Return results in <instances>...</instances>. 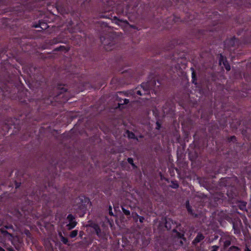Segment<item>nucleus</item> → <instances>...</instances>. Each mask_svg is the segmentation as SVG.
Here are the masks:
<instances>
[{
	"mask_svg": "<svg viewBox=\"0 0 251 251\" xmlns=\"http://www.w3.org/2000/svg\"><path fill=\"white\" fill-rule=\"evenodd\" d=\"M67 220L69 222L66 226L68 230H71L76 226L77 223L74 220L75 217L73 215L69 214L67 216Z\"/></svg>",
	"mask_w": 251,
	"mask_h": 251,
	"instance_id": "1",
	"label": "nucleus"
},
{
	"mask_svg": "<svg viewBox=\"0 0 251 251\" xmlns=\"http://www.w3.org/2000/svg\"><path fill=\"white\" fill-rule=\"evenodd\" d=\"M100 40L102 43L104 45L105 49L107 50H112V47L114 45L113 43H109V40L102 37L100 38Z\"/></svg>",
	"mask_w": 251,
	"mask_h": 251,
	"instance_id": "2",
	"label": "nucleus"
},
{
	"mask_svg": "<svg viewBox=\"0 0 251 251\" xmlns=\"http://www.w3.org/2000/svg\"><path fill=\"white\" fill-rule=\"evenodd\" d=\"M223 61V65L225 66V69L227 70V71H229L230 70V66L226 63V61H224L223 60V56L222 55H221V58H220V60L219 61L220 62V64L221 65L222 64V61Z\"/></svg>",
	"mask_w": 251,
	"mask_h": 251,
	"instance_id": "3",
	"label": "nucleus"
},
{
	"mask_svg": "<svg viewBox=\"0 0 251 251\" xmlns=\"http://www.w3.org/2000/svg\"><path fill=\"white\" fill-rule=\"evenodd\" d=\"M141 87L143 88V91L141 90H136V92H135V94H137V95L139 96H142L143 95H145L146 93H148L147 90L145 89L143 85L141 86Z\"/></svg>",
	"mask_w": 251,
	"mask_h": 251,
	"instance_id": "4",
	"label": "nucleus"
},
{
	"mask_svg": "<svg viewBox=\"0 0 251 251\" xmlns=\"http://www.w3.org/2000/svg\"><path fill=\"white\" fill-rule=\"evenodd\" d=\"M115 23L117 25H121V26L126 25H128V23L127 22V21H123V20H119V19L116 20Z\"/></svg>",
	"mask_w": 251,
	"mask_h": 251,
	"instance_id": "5",
	"label": "nucleus"
},
{
	"mask_svg": "<svg viewBox=\"0 0 251 251\" xmlns=\"http://www.w3.org/2000/svg\"><path fill=\"white\" fill-rule=\"evenodd\" d=\"M204 239V236L201 234H198L194 240V242L198 243Z\"/></svg>",
	"mask_w": 251,
	"mask_h": 251,
	"instance_id": "6",
	"label": "nucleus"
},
{
	"mask_svg": "<svg viewBox=\"0 0 251 251\" xmlns=\"http://www.w3.org/2000/svg\"><path fill=\"white\" fill-rule=\"evenodd\" d=\"M77 232H78V231L77 230H74L72 231L70 233V237H71V238L75 237L77 235Z\"/></svg>",
	"mask_w": 251,
	"mask_h": 251,
	"instance_id": "7",
	"label": "nucleus"
},
{
	"mask_svg": "<svg viewBox=\"0 0 251 251\" xmlns=\"http://www.w3.org/2000/svg\"><path fill=\"white\" fill-rule=\"evenodd\" d=\"M60 237H61V241L65 244H67L68 243V239L63 237L61 234L60 235Z\"/></svg>",
	"mask_w": 251,
	"mask_h": 251,
	"instance_id": "8",
	"label": "nucleus"
},
{
	"mask_svg": "<svg viewBox=\"0 0 251 251\" xmlns=\"http://www.w3.org/2000/svg\"><path fill=\"white\" fill-rule=\"evenodd\" d=\"M123 212L127 216H129L130 214V212L128 210L126 209L124 207H122V208Z\"/></svg>",
	"mask_w": 251,
	"mask_h": 251,
	"instance_id": "9",
	"label": "nucleus"
},
{
	"mask_svg": "<svg viewBox=\"0 0 251 251\" xmlns=\"http://www.w3.org/2000/svg\"><path fill=\"white\" fill-rule=\"evenodd\" d=\"M90 226L92 227L95 230V231L98 230V228L100 227V226L97 224L95 223L91 224Z\"/></svg>",
	"mask_w": 251,
	"mask_h": 251,
	"instance_id": "10",
	"label": "nucleus"
},
{
	"mask_svg": "<svg viewBox=\"0 0 251 251\" xmlns=\"http://www.w3.org/2000/svg\"><path fill=\"white\" fill-rule=\"evenodd\" d=\"M126 133H127V135L128 138H131V139L134 138V134L133 133L130 132L129 131H127Z\"/></svg>",
	"mask_w": 251,
	"mask_h": 251,
	"instance_id": "11",
	"label": "nucleus"
},
{
	"mask_svg": "<svg viewBox=\"0 0 251 251\" xmlns=\"http://www.w3.org/2000/svg\"><path fill=\"white\" fill-rule=\"evenodd\" d=\"M246 203L242 202L241 204L240 205V208L241 210H244L246 209Z\"/></svg>",
	"mask_w": 251,
	"mask_h": 251,
	"instance_id": "12",
	"label": "nucleus"
},
{
	"mask_svg": "<svg viewBox=\"0 0 251 251\" xmlns=\"http://www.w3.org/2000/svg\"><path fill=\"white\" fill-rule=\"evenodd\" d=\"M95 232L98 236L100 237L101 236V230L100 227L98 228V230H95Z\"/></svg>",
	"mask_w": 251,
	"mask_h": 251,
	"instance_id": "13",
	"label": "nucleus"
},
{
	"mask_svg": "<svg viewBox=\"0 0 251 251\" xmlns=\"http://www.w3.org/2000/svg\"><path fill=\"white\" fill-rule=\"evenodd\" d=\"M230 251H239V249L236 247L232 246L230 248Z\"/></svg>",
	"mask_w": 251,
	"mask_h": 251,
	"instance_id": "14",
	"label": "nucleus"
},
{
	"mask_svg": "<svg viewBox=\"0 0 251 251\" xmlns=\"http://www.w3.org/2000/svg\"><path fill=\"white\" fill-rule=\"evenodd\" d=\"M132 216H133V218L134 220L136 222H137L138 218L139 217V216L137 214H135V215H134L133 214H132Z\"/></svg>",
	"mask_w": 251,
	"mask_h": 251,
	"instance_id": "15",
	"label": "nucleus"
},
{
	"mask_svg": "<svg viewBox=\"0 0 251 251\" xmlns=\"http://www.w3.org/2000/svg\"><path fill=\"white\" fill-rule=\"evenodd\" d=\"M186 207H187V210L189 211V212H190V213H192V210H191L190 206L189 204L188 201L187 202Z\"/></svg>",
	"mask_w": 251,
	"mask_h": 251,
	"instance_id": "16",
	"label": "nucleus"
},
{
	"mask_svg": "<svg viewBox=\"0 0 251 251\" xmlns=\"http://www.w3.org/2000/svg\"><path fill=\"white\" fill-rule=\"evenodd\" d=\"M186 207H187V210L189 211V212H190V213H192V210H191L190 206L189 204L188 201L187 202Z\"/></svg>",
	"mask_w": 251,
	"mask_h": 251,
	"instance_id": "17",
	"label": "nucleus"
},
{
	"mask_svg": "<svg viewBox=\"0 0 251 251\" xmlns=\"http://www.w3.org/2000/svg\"><path fill=\"white\" fill-rule=\"evenodd\" d=\"M128 162L129 163H130V164H131L132 166H134V164H133V160L132 158H128Z\"/></svg>",
	"mask_w": 251,
	"mask_h": 251,
	"instance_id": "18",
	"label": "nucleus"
},
{
	"mask_svg": "<svg viewBox=\"0 0 251 251\" xmlns=\"http://www.w3.org/2000/svg\"><path fill=\"white\" fill-rule=\"evenodd\" d=\"M212 250L211 251H217L218 249L219 248L218 246H212Z\"/></svg>",
	"mask_w": 251,
	"mask_h": 251,
	"instance_id": "19",
	"label": "nucleus"
},
{
	"mask_svg": "<svg viewBox=\"0 0 251 251\" xmlns=\"http://www.w3.org/2000/svg\"><path fill=\"white\" fill-rule=\"evenodd\" d=\"M139 221L140 223H143L144 222L145 219L143 217L139 216Z\"/></svg>",
	"mask_w": 251,
	"mask_h": 251,
	"instance_id": "20",
	"label": "nucleus"
},
{
	"mask_svg": "<svg viewBox=\"0 0 251 251\" xmlns=\"http://www.w3.org/2000/svg\"><path fill=\"white\" fill-rule=\"evenodd\" d=\"M178 187V185L177 183H174L173 186H172L174 188H176Z\"/></svg>",
	"mask_w": 251,
	"mask_h": 251,
	"instance_id": "21",
	"label": "nucleus"
},
{
	"mask_svg": "<svg viewBox=\"0 0 251 251\" xmlns=\"http://www.w3.org/2000/svg\"><path fill=\"white\" fill-rule=\"evenodd\" d=\"M2 233H3V234L4 235L7 234V235H9L11 236V234H10L9 233H8V232H7V231H2Z\"/></svg>",
	"mask_w": 251,
	"mask_h": 251,
	"instance_id": "22",
	"label": "nucleus"
},
{
	"mask_svg": "<svg viewBox=\"0 0 251 251\" xmlns=\"http://www.w3.org/2000/svg\"><path fill=\"white\" fill-rule=\"evenodd\" d=\"M129 100L128 99H125L124 100V102L126 104V103H128L129 102Z\"/></svg>",
	"mask_w": 251,
	"mask_h": 251,
	"instance_id": "23",
	"label": "nucleus"
},
{
	"mask_svg": "<svg viewBox=\"0 0 251 251\" xmlns=\"http://www.w3.org/2000/svg\"><path fill=\"white\" fill-rule=\"evenodd\" d=\"M194 77H195V74H194V73L193 72L192 73V77H193V83H194V81H195Z\"/></svg>",
	"mask_w": 251,
	"mask_h": 251,
	"instance_id": "24",
	"label": "nucleus"
},
{
	"mask_svg": "<svg viewBox=\"0 0 251 251\" xmlns=\"http://www.w3.org/2000/svg\"><path fill=\"white\" fill-rule=\"evenodd\" d=\"M225 245H227V246H228L230 245V242L229 241H226L225 242Z\"/></svg>",
	"mask_w": 251,
	"mask_h": 251,
	"instance_id": "25",
	"label": "nucleus"
},
{
	"mask_svg": "<svg viewBox=\"0 0 251 251\" xmlns=\"http://www.w3.org/2000/svg\"><path fill=\"white\" fill-rule=\"evenodd\" d=\"M0 251H5V250L0 247Z\"/></svg>",
	"mask_w": 251,
	"mask_h": 251,
	"instance_id": "26",
	"label": "nucleus"
},
{
	"mask_svg": "<svg viewBox=\"0 0 251 251\" xmlns=\"http://www.w3.org/2000/svg\"><path fill=\"white\" fill-rule=\"evenodd\" d=\"M62 48H57L56 50H60Z\"/></svg>",
	"mask_w": 251,
	"mask_h": 251,
	"instance_id": "27",
	"label": "nucleus"
},
{
	"mask_svg": "<svg viewBox=\"0 0 251 251\" xmlns=\"http://www.w3.org/2000/svg\"><path fill=\"white\" fill-rule=\"evenodd\" d=\"M109 213H110V214L111 215H113V213H112V212H109Z\"/></svg>",
	"mask_w": 251,
	"mask_h": 251,
	"instance_id": "28",
	"label": "nucleus"
},
{
	"mask_svg": "<svg viewBox=\"0 0 251 251\" xmlns=\"http://www.w3.org/2000/svg\"><path fill=\"white\" fill-rule=\"evenodd\" d=\"M247 251H250V250L248 248V249H247Z\"/></svg>",
	"mask_w": 251,
	"mask_h": 251,
	"instance_id": "29",
	"label": "nucleus"
}]
</instances>
